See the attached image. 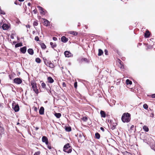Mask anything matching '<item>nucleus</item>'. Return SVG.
I'll list each match as a JSON object with an SVG mask.
<instances>
[{
    "label": "nucleus",
    "instance_id": "44",
    "mask_svg": "<svg viewBox=\"0 0 155 155\" xmlns=\"http://www.w3.org/2000/svg\"><path fill=\"white\" fill-rule=\"evenodd\" d=\"M26 27L27 28H30V26L29 25H26Z\"/></svg>",
    "mask_w": 155,
    "mask_h": 155
},
{
    "label": "nucleus",
    "instance_id": "2",
    "mask_svg": "<svg viewBox=\"0 0 155 155\" xmlns=\"http://www.w3.org/2000/svg\"><path fill=\"white\" fill-rule=\"evenodd\" d=\"M31 84L32 86V88L33 89V91L36 94H38V91L37 88L36 83L34 81H31Z\"/></svg>",
    "mask_w": 155,
    "mask_h": 155
},
{
    "label": "nucleus",
    "instance_id": "11",
    "mask_svg": "<svg viewBox=\"0 0 155 155\" xmlns=\"http://www.w3.org/2000/svg\"><path fill=\"white\" fill-rule=\"evenodd\" d=\"M61 41L64 43L68 41V39L64 36L61 38Z\"/></svg>",
    "mask_w": 155,
    "mask_h": 155
},
{
    "label": "nucleus",
    "instance_id": "27",
    "mask_svg": "<svg viewBox=\"0 0 155 155\" xmlns=\"http://www.w3.org/2000/svg\"><path fill=\"white\" fill-rule=\"evenodd\" d=\"M35 61L38 63H39L41 62V60L39 58H37L35 59Z\"/></svg>",
    "mask_w": 155,
    "mask_h": 155
},
{
    "label": "nucleus",
    "instance_id": "14",
    "mask_svg": "<svg viewBox=\"0 0 155 155\" xmlns=\"http://www.w3.org/2000/svg\"><path fill=\"white\" fill-rule=\"evenodd\" d=\"M48 82L50 83H53L54 81V80L51 77H48Z\"/></svg>",
    "mask_w": 155,
    "mask_h": 155
},
{
    "label": "nucleus",
    "instance_id": "50",
    "mask_svg": "<svg viewBox=\"0 0 155 155\" xmlns=\"http://www.w3.org/2000/svg\"><path fill=\"white\" fill-rule=\"evenodd\" d=\"M35 129L36 130H37L38 129V128L37 127Z\"/></svg>",
    "mask_w": 155,
    "mask_h": 155
},
{
    "label": "nucleus",
    "instance_id": "19",
    "mask_svg": "<svg viewBox=\"0 0 155 155\" xmlns=\"http://www.w3.org/2000/svg\"><path fill=\"white\" fill-rule=\"evenodd\" d=\"M54 115L57 118H59L61 117V114L60 113H55Z\"/></svg>",
    "mask_w": 155,
    "mask_h": 155
},
{
    "label": "nucleus",
    "instance_id": "24",
    "mask_svg": "<svg viewBox=\"0 0 155 155\" xmlns=\"http://www.w3.org/2000/svg\"><path fill=\"white\" fill-rule=\"evenodd\" d=\"M126 83L127 84H132V82L129 80L127 79L126 81Z\"/></svg>",
    "mask_w": 155,
    "mask_h": 155
},
{
    "label": "nucleus",
    "instance_id": "17",
    "mask_svg": "<svg viewBox=\"0 0 155 155\" xmlns=\"http://www.w3.org/2000/svg\"><path fill=\"white\" fill-rule=\"evenodd\" d=\"M46 65L50 67L51 68H52L54 67V65L52 63H51L50 61L49 62H48V64H46Z\"/></svg>",
    "mask_w": 155,
    "mask_h": 155
},
{
    "label": "nucleus",
    "instance_id": "8",
    "mask_svg": "<svg viewBox=\"0 0 155 155\" xmlns=\"http://www.w3.org/2000/svg\"><path fill=\"white\" fill-rule=\"evenodd\" d=\"M2 27L3 30H7L9 28V26L7 24H4L2 26Z\"/></svg>",
    "mask_w": 155,
    "mask_h": 155
},
{
    "label": "nucleus",
    "instance_id": "26",
    "mask_svg": "<svg viewBox=\"0 0 155 155\" xmlns=\"http://www.w3.org/2000/svg\"><path fill=\"white\" fill-rule=\"evenodd\" d=\"M41 47L42 48L45 49L46 48V46L44 43H42L41 45Z\"/></svg>",
    "mask_w": 155,
    "mask_h": 155
},
{
    "label": "nucleus",
    "instance_id": "21",
    "mask_svg": "<svg viewBox=\"0 0 155 155\" xmlns=\"http://www.w3.org/2000/svg\"><path fill=\"white\" fill-rule=\"evenodd\" d=\"M50 44L51 45V47L54 48V47H55L56 46V45L55 43H53L52 42H51L50 43Z\"/></svg>",
    "mask_w": 155,
    "mask_h": 155
},
{
    "label": "nucleus",
    "instance_id": "31",
    "mask_svg": "<svg viewBox=\"0 0 155 155\" xmlns=\"http://www.w3.org/2000/svg\"><path fill=\"white\" fill-rule=\"evenodd\" d=\"M40 12L41 14H42L43 15H45V11H44L43 8L40 11Z\"/></svg>",
    "mask_w": 155,
    "mask_h": 155
},
{
    "label": "nucleus",
    "instance_id": "3",
    "mask_svg": "<svg viewBox=\"0 0 155 155\" xmlns=\"http://www.w3.org/2000/svg\"><path fill=\"white\" fill-rule=\"evenodd\" d=\"M63 151L68 153H70L72 151L71 148L69 145V144L68 143L67 144L65 145L63 148Z\"/></svg>",
    "mask_w": 155,
    "mask_h": 155
},
{
    "label": "nucleus",
    "instance_id": "29",
    "mask_svg": "<svg viewBox=\"0 0 155 155\" xmlns=\"http://www.w3.org/2000/svg\"><path fill=\"white\" fill-rule=\"evenodd\" d=\"M143 107L145 109H147L148 108L147 105L146 104H144L143 105Z\"/></svg>",
    "mask_w": 155,
    "mask_h": 155
},
{
    "label": "nucleus",
    "instance_id": "56",
    "mask_svg": "<svg viewBox=\"0 0 155 155\" xmlns=\"http://www.w3.org/2000/svg\"><path fill=\"white\" fill-rule=\"evenodd\" d=\"M2 130H3V131L4 130L3 129H2Z\"/></svg>",
    "mask_w": 155,
    "mask_h": 155
},
{
    "label": "nucleus",
    "instance_id": "20",
    "mask_svg": "<svg viewBox=\"0 0 155 155\" xmlns=\"http://www.w3.org/2000/svg\"><path fill=\"white\" fill-rule=\"evenodd\" d=\"M103 51L101 49H99L98 50V55L99 56H100L102 55V54H103Z\"/></svg>",
    "mask_w": 155,
    "mask_h": 155
},
{
    "label": "nucleus",
    "instance_id": "47",
    "mask_svg": "<svg viewBox=\"0 0 155 155\" xmlns=\"http://www.w3.org/2000/svg\"><path fill=\"white\" fill-rule=\"evenodd\" d=\"M63 85L64 86H65L66 84L64 83L63 84Z\"/></svg>",
    "mask_w": 155,
    "mask_h": 155
},
{
    "label": "nucleus",
    "instance_id": "30",
    "mask_svg": "<svg viewBox=\"0 0 155 155\" xmlns=\"http://www.w3.org/2000/svg\"><path fill=\"white\" fill-rule=\"evenodd\" d=\"M65 130L69 132L71 130V128L70 127H66Z\"/></svg>",
    "mask_w": 155,
    "mask_h": 155
},
{
    "label": "nucleus",
    "instance_id": "13",
    "mask_svg": "<svg viewBox=\"0 0 155 155\" xmlns=\"http://www.w3.org/2000/svg\"><path fill=\"white\" fill-rule=\"evenodd\" d=\"M100 114L102 117L105 118L106 117V114L104 111L103 110H101L100 111Z\"/></svg>",
    "mask_w": 155,
    "mask_h": 155
},
{
    "label": "nucleus",
    "instance_id": "4",
    "mask_svg": "<svg viewBox=\"0 0 155 155\" xmlns=\"http://www.w3.org/2000/svg\"><path fill=\"white\" fill-rule=\"evenodd\" d=\"M12 106V108L15 112H18L19 111V108L18 104H16L15 103H13Z\"/></svg>",
    "mask_w": 155,
    "mask_h": 155
},
{
    "label": "nucleus",
    "instance_id": "46",
    "mask_svg": "<svg viewBox=\"0 0 155 155\" xmlns=\"http://www.w3.org/2000/svg\"><path fill=\"white\" fill-rule=\"evenodd\" d=\"M31 5V3H28V6H30Z\"/></svg>",
    "mask_w": 155,
    "mask_h": 155
},
{
    "label": "nucleus",
    "instance_id": "54",
    "mask_svg": "<svg viewBox=\"0 0 155 155\" xmlns=\"http://www.w3.org/2000/svg\"><path fill=\"white\" fill-rule=\"evenodd\" d=\"M15 4H16V5H17V3H16V2H15Z\"/></svg>",
    "mask_w": 155,
    "mask_h": 155
},
{
    "label": "nucleus",
    "instance_id": "32",
    "mask_svg": "<svg viewBox=\"0 0 155 155\" xmlns=\"http://www.w3.org/2000/svg\"><path fill=\"white\" fill-rule=\"evenodd\" d=\"M124 155H132L130 153L128 152L127 151H125L124 153Z\"/></svg>",
    "mask_w": 155,
    "mask_h": 155
},
{
    "label": "nucleus",
    "instance_id": "52",
    "mask_svg": "<svg viewBox=\"0 0 155 155\" xmlns=\"http://www.w3.org/2000/svg\"><path fill=\"white\" fill-rule=\"evenodd\" d=\"M78 141H81V140H80V139H79V140H78Z\"/></svg>",
    "mask_w": 155,
    "mask_h": 155
},
{
    "label": "nucleus",
    "instance_id": "33",
    "mask_svg": "<svg viewBox=\"0 0 155 155\" xmlns=\"http://www.w3.org/2000/svg\"><path fill=\"white\" fill-rule=\"evenodd\" d=\"M82 120L84 121H86L87 120V118L86 117H83Z\"/></svg>",
    "mask_w": 155,
    "mask_h": 155
},
{
    "label": "nucleus",
    "instance_id": "9",
    "mask_svg": "<svg viewBox=\"0 0 155 155\" xmlns=\"http://www.w3.org/2000/svg\"><path fill=\"white\" fill-rule=\"evenodd\" d=\"M44 21V25L45 26H48L50 25L49 22L45 19H43Z\"/></svg>",
    "mask_w": 155,
    "mask_h": 155
},
{
    "label": "nucleus",
    "instance_id": "28",
    "mask_svg": "<svg viewBox=\"0 0 155 155\" xmlns=\"http://www.w3.org/2000/svg\"><path fill=\"white\" fill-rule=\"evenodd\" d=\"M33 25L34 26H37L38 25V21H34L33 22Z\"/></svg>",
    "mask_w": 155,
    "mask_h": 155
},
{
    "label": "nucleus",
    "instance_id": "45",
    "mask_svg": "<svg viewBox=\"0 0 155 155\" xmlns=\"http://www.w3.org/2000/svg\"><path fill=\"white\" fill-rule=\"evenodd\" d=\"M87 59L86 58H84V61H87Z\"/></svg>",
    "mask_w": 155,
    "mask_h": 155
},
{
    "label": "nucleus",
    "instance_id": "1",
    "mask_svg": "<svg viewBox=\"0 0 155 155\" xmlns=\"http://www.w3.org/2000/svg\"><path fill=\"white\" fill-rule=\"evenodd\" d=\"M121 120L124 123L129 122L130 120V114L128 113H124L122 116Z\"/></svg>",
    "mask_w": 155,
    "mask_h": 155
},
{
    "label": "nucleus",
    "instance_id": "22",
    "mask_svg": "<svg viewBox=\"0 0 155 155\" xmlns=\"http://www.w3.org/2000/svg\"><path fill=\"white\" fill-rule=\"evenodd\" d=\"M95 136L96 138L97 139H99L100 138V134L98 133H96L95 134Z\"/></svg>",
    "mask_w": 155,
    "mask_h": 155
},
{
    "label": "nucleus",
    "instance_id": "57",
    "mask_svg": "<svg viewBox=\"0 0 155 155\" xmlns=\"http://www.w3.org/2000/svg\"><path fill=\"white\" fill-rule=\"evenodd\" d=\"M0 128L2 129L1 127H0Z\"/></svg>",
    "mask_w": 155,
    "mask_h": 155
},
{
    "label": "nucleus",
    "instance_id": "5",
    "mask_svg": "<svg viewBox=\"0 0 155 155\" xmlns=\"http://www.w3.org/2000/svg\"><path fill=\"white\" fill-rule=\"evenodd\" d=\"M14 82L17 84H20L22 83V81L20 78H16L14 79Z\"/></svg>",
    "mask_w": 155,
    "mask_h": 155
},
{
    "label": "nucleus",
    "instance_id": "55",
    "mask_svg": "<svg viewBox=\"0 0 155 155\" xmlns=\"http://www.w3.org/2000/svg\"><path fill=\"white\" fill-rule=\"evenodd\" d=\"M19 124V123H17V124Z\"/></svg>",
    "mask_w": 155,
    "mask_h": 155
},
{
    "label": "nucleus",
    "instance_id": "6",
    "mask_svg": "<svg viewBox=\"0 0 155 155\" xmlns=\"http://www.w3.org/2000/svg\"><path fill=\"white\" fill-rule=\"evenodd\" d=\"M64 55L66 57H70L73 56V54L68 51H66L64 53Z\"/></svg>",
    "mask_w": 155,
    "mask_h": 155
},
{
    "label": "nucleus",
    "instance_id": "41",
    "mask_svg": "<svg viewBox=\"0 0 155 155\" xmlns=\"http://www.w3.org/2000/svg\"><path fill=\"white\" fill-rule=\"evenodd\" d=\"M151 97L152 98H155V94L152 95Z\"/></svg>",
    "mask_w": 155,
    "mask_h": 155
},
{
    "label": "nucleus",
    "instance_id": "37",
    "mask_svg": "<svg viewBox=\"0 0 155 155\" xmlns=\"http://www.w3.org/2000/svg\"><path fill=\"white\" fill-rule=\"evenodd\" d=\"M37 7L38 8L39 10L40 11L41 10L43 9V8H42L40 6H38Z\"/></svg>",
    "mask_w": 155,
    "mask_h": 155
},
{
    "label": "nucleus",
    "instance_id": "12",
    "mask_svg": "<svg viewBox=\"0 0 155 155\" xmlns=\"http://www.w3.org/2000/svg\"><path fill=\"white\" fill-rule=\"evenodd\" d=\"M39 112L40 114L41 115H43L44 114V109L43 107H41L39 111Z\"/></svg>",
    "mask_w": 155,
    "mask_h": 155
},
{
    "label": "nucleus",
    "instance_id": "34",
    "mask_svg": "<svg viewBox=\"0 0 155 155\" xmlns=\"http://www.w3.org/2000/svg\"><path fill=\"white\" fill-rule=\"evenodd\" d=\"M46 84L45 83H42L41 84V86L43 88H45L46 87Z\"/></svg>",
    "mask_w": 155,
    "mask_h": 155
},
{
    "label": "nucleus",
    "instance_id": "48",
    "mask_svg": "<svg viewBox=\"0 0 155 155\" xmlns=\"http://www.w3.org/2000/svg\"><path fill=\"white\" fill-rule=\"evenodd\" d=\"M134 127V125H132L131 127V129H132Z\"/></svg>",
    "mask_w": 155,
    "mask_h": 155
},
{
    "label": "nucleus",
    "instance_id": "39",
    "mask_svg": "<svg viewBox=\"0 0 155 155\" xmlns=\"http://www.w3.org/2000/svg\"><path fill=\"white\" fill-rule=\"evenodd\" d=\"M53 40L54 41H56L57 40V38L55 37H53Z\"/></svg>",
    "mask_w": 155,
    "mask_h": 155
},
{
    "label": "nucleus",
    "instance_id": "15",
    "mask_svg": "<svg viewBox=\"0 0 155 155\" xmlns=\"http://www.w3.org/2000/svg\"><path fill=\"white\" fill-rule=\"evenodd\" d=\"M150 35V33L148 31H146L144 34L145 37L146 38H148Z\"/></svg>",
    "mask_w": 155,
    "mask_h": 155
},
{
    "label": "nucleus",
    "instance_id": "18",
    "mask_svg": "<svg viewBox=\"0 0 155 155\" xmlns=\"http://www.w3.org/2000/svg\"><path fill=\"white\" fill-rule=\"evenodd\" d=\"M69 33L71 34V35H73L74 36H76V35H77V34H78V33L75 32V31H70L69 32Z\"/></svg>",
    "mask_w": 155,
    "mask_h": 155
},
{
    "label": "nucleus",
    "instance_id": "49",
    "mask_svg": "<svg viewBox=\"0 0 155 155\" xmlns=\"http://www.w3.org/2000/svg\"><path fill=\"white\" fill-rule=\"evenodd\" d=\"M24 0H18V1L20 2H23Z\"/></svg>",
    "mask_w": 155,
    "mask_h": 155
},
{
    "label": "nucleus",
    "instance_id": "53",
    "mask_svg": "<svg viewBox=\"0 0 155 155\" xmlns=\"http://www.w3.org/2000/svg\"><path fill=\"white\" fill-rule=\"evenodd\" d=\"M48 148H49V149H51V147H49Z\"/></svg>",
    "mask_w": 155,
    "mask_h": 155
},
{
    "label": "nucleus",
    "instance_id": "25",
    "mask_svg": "<svg viewBox=\"0 0 155 155\" xmlns=\"http://www.w3.org/2000/svg\"><path fill=\"white\" fill-rule=\"evenodd\" d=\"M22 44L21 43H17L15 45V48H18L19 47H21L22 46Z\"/></svg>",
    "mask_w": 155,
    "mask_h": 155
},
{
    "label": "nucleus",
    "instance_id": "40",
    "mask_svg": "<svg viewBox=\"0 0 155 155\" xmlns=\"http://www.w3.org/2000/svg\"><path fill=\"white\" fill-rule=\"evenodd\" d=\"M104 52H105V54L106 55H107V54H108V51L107 50H105V51H104Z\"/></svg>",
    "mask_w": 155,
    "mask_h": 155
},
{
    "label": "nucleus",
    "instance_id": "10",
    "mask_svg": "<svg viewBox=\"0 0 155 155\" xmlns=\"http://www.w3.org/2000/svg\"><path fill=\"white\" fill-rule=\"evenodd\" d=\"M26 47L24 46L21 48L20 49V51L23 54H25L26 51Z\"/></svg>",
    "mask_w": 155,
    "mask_h": 155
},
{
    "label": "nucleus",
    "instance_id": "42",
    "mask_svg": "<svg viewBox=\"0 0 155 155\" xmlns=\"http://www.w3.org/2000/svg\"><path fill=\"white\" fill-rule=\"evenodd\" d=\"M33 12L35 14H36L37 13V10L35 9L33 11Z\"/></svg>",
    "mask_w": 155,
    "mask_h": 155
},
{
    "label": "nucleus",
    "instance_id": "16",
    "mask_svg": "<svg viewBox=\"0 0 155 155\" xmlns=\"http://www.w3.org/2000/svg\"><path fill=\"white\" fill-rule=\"evenodd\" d=\"M28 52L31 55H33L34 54L33 50L32 49L29 48L28 49Z\"/></svg>",
    "mask_w": 155,
    "mask_h": 155
},
{
    "label": "nucleus",
    "instance_id": "51",
    "mask_svg": "<svg viewBox=\"0 0 155 155\" xmlns=\"http://www.w3.org/2000/svg\"><path fill=\"white\" fill-rule=\"evenodd\" d=\"M121 68H124V67L123 66H122L121 67Z\"/></svg>",
    "mask_w": 155,
    "mask_h": 155
},
{
    "label": "nucleus",
    "instance_id": "23",
    "mask_svg": "<svg viewBox=\"0 0 155 155\" xmlns=\"http://www.w3.org/2000/svg\"><path fill=\"white\" fill-rule=\"evenodd\" d=\"M143 129L146 132H147L149 130V129L148 127L146 126H143Z\"/></svg>",
    "mask_w": 155,
    "mask_h": 155
},
{
    "label": "nucleus",
    "instance_id": "38",
    "mask_svg": "<svg viewBox=\"0 0 155 155\" xmlns=\"http://www.w3.org/2000/svg\"><path fill=\"white\" fill-rule=\"evenodd\" d=\"M77 82H75L74 83V87L75 88H76L77 87Z\"/></svg>",
    "mask_w": 155,
    "mask_h": 155
},
{
    "label": "nucleus",
    "instance_id": "7",
    "mask_svg": "<svg viewBox=\"0 0 155 155\" xmlns=\"http://www.w3.org/2000/svg\"><path fill=\"white\" fill-rule=\"evenodd\" d=\"M42 141L43 142L45 143V144L48 145V140L47 138L45 136H43L42 138Z\"/></svg>",
    "mask_w": 155,
    "mask_h": 155
},
{
    "label": "nucleus",
    "instance_id": "43",
    "mask_svg": "<svg viewBox=\"0 0 155 155\" xmlns=\"http://www.w3.org/2000/svg\"><path fill=\"white\" fill-rule=\"evenodd\" d=\"M101 129L103 131H104V128L102 127H101Z\"/></svg>",
    "mask_w": 155,
    "mask_h": 155
},
{
    "label": "nucleus",
    "instance_id": "35",
    "mask_svg": "<svg viewBox=\"0 0 155 155\" xmlns=\"http://www.w3.org/2000/svg\"><path fill=\"white\" fill-rule=\"evenodd\" d=\"M40 151H38L36 152H35L34 155H40Z\"/></svg>",
    "mask_w": 155,
    "mask_h": 155
},
{
    "label": "nucleus",
    "instance_id": "36",
    "mask_svg": "<svg viewBox=\"0 0 155 155\" xmlns=\"http://www.w3.org/2000/svg\"><path fill=\"white\" fill-rule=\"evenodd\" d=\"M35 41H38L39 40L38 37L37 36H36L35 37Z\"/></svg>",
    "mask_w": 155,
    "mask_h": 155
}]
</instances>
